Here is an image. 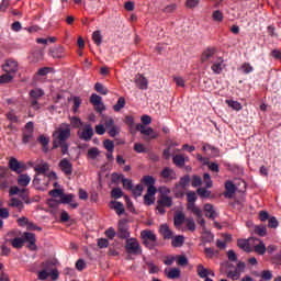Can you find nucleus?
I'll return each mask as SVG.
<instances>
[{"instance_id":"obj_1","label":"nucleus","mask_w":281,"mask_h":281,"mask_svg":"<svg viewBox=\"0 0 281 281\" xmlns=\"http://www.w3.org/2000/svg\"><path fill=\"white\" fill-rule=\"evenodd\" d=\"M71 137V127L67 123H63L53 133V149L61 148V155H69V144L67 140Z\"/></svg>"},{"instance_id":"obj_2","label":"nucleus","mask_w":281,"mask_h":281,"mask_svg":"<svg viewBox=\"0 0 281 281\" xmlns=\"http://www.w3.org/2000/svg\"><path fill=\"white\" fill-rule=\"evenodd\" d=\"M161 194L157 201L156 210H158L159 214H166V207H172V196H169L170 189L167 187L161 188Z\"/></svg>"},{"instance_id":"obj_3","label":"nucleus","mask_w":281,"mask_h":281,"mask_svg":"<svg viewBox=\"0 0 281 281\" xmlns=\"http://www.w3.org/2000/svg\"><path fill=\"white\" fill-rule=\"evenodd\" d=\"M140 238L143 240V245L149 249L153 250L155 247H157V235L155 232L150 229H145L140 232Z\"/></svg>"},{"instance_id":"obj_4","label":"nucleus","mask_w":281,"mask_h":281,"mask_svg":"<svg viewBox=\"0 0 281 281\" xmlns=\"http://www.w3.org/2000/svg\"><path fill=\"white\" fill-rule=\"evenodd\" d=\"M196 199V192L190 191L187 193V210H189V212H192V214H194L195 216H201V209H199L195 204Z\"/></svg>"},{"instance_id":"obj_5","label":"nucleus","mask_w":281,"mask_h":281,"mask_svg":"<svg viewBox=\"0 0 281 281\" xmlns=\"http://www.w3.org/2000/svg\"><path fill=\"white\" fill-rule=\"evenodd\" d=\"M125 250L126 254L134 255V256H142V246L137 238H128L125 243Z\"/></svg>"},{"instance_id":"obj_6","label":"nucleus","mask_w":281,"mask_h":281,"mask_svg":"<svg viewBox=\"0 0 281 281\" xmlns=\"http://www.w3.org/2000/svg\"><path fill=\"white\" fill-rule=\"evenodd\" d=\"M43 95H45V91L43 89L36 88L30 91L31 106L34 111L41 110V103H38V100H41Z\"/></svg>"},{"instance_id":"obj_7","label":"nucleus","mask_w":281,"mask_h":281,"mask_svg":"<svg viewBox=\"0 0 281 281\" xmlns=\"http://www.w3.org/2000/svg\"><path fill=\"white\" fill-rule=\"evenodd\" d=\"M93 135V126L90 123L85 124L83 127L77 132V136L81 142H91Z\"/></svg>"},{"instance_id":"obj_8","label":"nucleus","mask_w":281,"mask_h":281,"mask_svg":"<svg viewBox=\"0 0 281 281\" xmlns=\"http://www.w3.org/2000/svg\"><path fill=\"white\" fill-rule=\"evenodd\" d=\"M116 236L121 240H128V238H131V233L128 232V220L123 218L119 221Z\"/></svg>"},{"instance_id":"obj_9","label":"nucleus","mask_w":281,"mask_h":281,"mask_svg":"<svg viewBox=\"0 0 281 281\" xmlns=\"http://www.w3.org/2000/svg\"><path fill=\"white\" fill-rule=\"evenodd\" d=\"M9 168L12 170V172H16V175H21V172H25V170H27L25 162H20L14 157L9 159Z\"/></svg>"},{"instance_id":"obj_10","label":"nucleus","mask_w":281,"mask_h":281,"mask_svg":"<svg viewBox=\"0 0 281 281\" xmlns=\"http://www.w3.org/2000/svg\"><path fill=\"white\" fill-rule=\"evenodd\" d=\"M90 102L93 104L97 113H102V111H106V106H104V103H102V97L98 95L97 93L91 94Z\"/></svg>"},{"instance_id":"obj_11","label":"nucleus","mask_w":281,"mask_h":281,"mask_svg":"<svg viewBox=\"0 0 281 281\" xmlns=\"http://www.w3.org/2000/svg\"><path fill=\"white\" fill-rule=\"evenodd\" d=\"M135 128H136V131H139V133H142V135H146L150 139H157V137H159V134H157V132H155V130H153V127L146 128L145 125H142L138 123V124H136Z\"/></svg>"},{"instance_id":"obj_12","label":"nucleus","mask_w":281,"mask_h":281,"mask_svg":"<svg viewBox=\"0 0 281 281\" xmlns=\"http://www.w3.org/2000/svg\"><path fill=\"white\" fill-rule=\"evenodd\" d=\"M23 240L24 243H29L27 248L31 251H36V249H38L36 246V234L25 232L23 233Z\"/></svg>"},{"instance_id":"obj_13","label":"nucleus","mask_w":281,"mask_h":281,"mask_svg":"<svg viewBox=\"0 0 281 281\" xmlns=\"http://www.w3.org/2000/svg\"><path fill=\"white\" fill-rule=\"evenodd\" d=\"M190 186V175H186L180 178L179 183H176L175 192L176 194L183 195V190Z\"/></svg>"},{"instance_id":"obj_14","label":"nucleus","mask_w":281,"mask_h":281,"mask_svg":"<svg viewBox=\"0 0 281 281\" xmlns=\"http://www.w3.org/2000/svg\"><path fill=\"white\" fill-rule=\"evenodd\" d=\"M59 168L67 177H71V175H74V165L67 158H63L59 161Z\"/></svg>"},{"instance_id":"obj_15","label":"nucleus","mask_w":281,"mask_h":281,"mask_svg":"<svg viewBox=\"0 0 281 281\" xmlns=\"http://www.w3.org/2000/svg\"><path fill=\"white\" fill-rule=\"evenodd\" d=\"M74 199H76V195H74V193H69V194L63 193L60 203H64V205H69L72 210H76L79 207L80 204L74 201Z\"/></svg>"},{"instance_id":"obj_16","label":"nucleus","mask_w":281,"mask_h":281,"mask_svg":"<svg viewBox=\"0 0 281 281\" xmlns=\"http://www.w3.org/2000/svg\"><path fill=\"white\" fill-rule=\"evenodd\" d=\"M2 69L5 74H16L19 71V64L12 59H8L2 66Z\"/></svg>"},{"instance_id":"obj_17","label":"nucleus","mask_w":281,"mask_h":281,"mask_svg":"<svg viewBox=\"0 0 281 281\" xmlns=\"http://www.w3.org/2000/svg\"><path fill=\"white\" fill-rule=\"evenodd\" d=\"M159 234L162 236L164 240H171V238L175 236V233L172 232V229H170V226H168V224L160 225Z\"/></svg>"},{"instance_id":"obj_18","label":"nucleus","mask_w":281,"mask_h":281,"mask_svg":"<svg viewBox=\"0 0 281 281\" xmlns=\"http://www.w3.org/2000/svg\"><path fill=\"white\" fill-rule=\"evenodd\" d=\"M134 82L136 87L142 89L143 91H146V89H148V79H146V77H144V75L142 74H137L135 76Z\"/></svg>"},{"instance_id":"obj_19","label":"nucleus","mask_w":281,"mask_h":281,"mask_svg":"<svg viewBox=\"0 0 281 281\" xmlns=\"http://www.w3.org/2000/svg\"><path fill=\"white\" fill-rule=\"evenodd\" d=\"M225 190H226L224 192L225 199H233L234 194H236V184H234V182L228 180L225 182Z\"/></svg>"},{"instance_id":"obj_20","label":"nucleus","mask_w":281,"mask_h":281,"mask_svg":"<svg viewBox=\"0 0 281 281\" xmlns=\"http://www.w3.org/2000/svg\"><path fill=\"white\" fill-rule=\"evenodd\" d=\"M165 276L168 280H179L181 278V269L179 268H169L165 270Z\"/></svg>"},{"instance_id":"obj_21","label":"nucleus","mask_w":281,"mask_h":281,"mask_svg":"<svg viewBox=\"0 0 281 281\" xmlns=\"http://www.w3.org/2000/svg\"><path fill=\"white\" fill-rule=\"evenodd\" d=\"M249 240H257V243H259V245L254 246V251L256 254L259 256H265V254H267V246L265 245V241L255 237H250Z\"/></svg>"},{"instance_id":"obj_22","label":"nucleus","mask_w":281,"mask_h":281,"mask_svg":"<svg viewBox=\"0 0 281 281\" xmlns=\"http://www.w3.org/2000/svg\"><path fill=\"white\" fill-rule=\"evenodd\" d=\"M32 178L27 173H20L18 176V186L21 188H27Z\"/></svg>"},{"instance_id":"obj_23","label":"nucleus","mask_w":281,"mask_h":281,"mask_svg":"<svg viewBox=\"0 0 281 281\" xmlns=\"http://www.w3.org/2000/svg\"><path fill=\"white\" fill-rule=\"evenodd\" d=\"M110 207L116 212L117 216H122L126 212L122 202L112 201Z\"/></svg>"},{"instance_id":"obj_24","label":"nucleus","mask_w":281,"mask_h":281,"mask_svg":"<svg viewBox=\"0 0 281 281\" xmlns=\"http://www.w3.org/2000/svg\"><path fill=\"white\" fill-rule=\"evenodd\" d=\"M186 243V237L183 235L172 236L171 238V246L175 247V249L179 247H183V244Z\"/></svg>"},{"instance_id":"obj_25","label":"nucleus","mask_w":281,"mask_h":281,"mask_svg":"<svg viewBox=\"0 0 281 281\" xmlns=\"http://www.w3.org/2000/svg\"><path fill=\"white\" fill-rule=\"evenodd\" d=\"M161 177H162V179H169V181H172V180L177 179V173L170 167H166L161 171Z\"/></svg>"},{"instance_id":"obj_26","label":"nucleus","mask_w":281,"mask_h":281,"mask_svg":"<svg viewBox=\"0 0 281 281\" xmlns=\"http://www.w3.org/2000/svg\"><path fill=\"white\" fill-rule=\"evenodd\" d=\"M204 212H205V216L207 218H211V221H214V218H216V211L214 210V205L205 204Z\"/></svg>"},{"instance_id":"obj_27","label":"nucleus","mask_w":281,"mask_h":281,"mask_svg":"<svg viewBox=\"0 0 281 281\" xmlns=\"http://www.w3.org/2000/svg\"><path fill=\"white\" fill-rule=\"evenodd\" d=\"M19 196L22 199V201H24V203H26V205H30V203L34 202V200L30 199V189H21Z\"/></svg>"},{"instance_id":"obj_28","label":"nucleus","mask_w":281,"mask_h":281,"mask_svg":"<svg viewBox=\"0 0 281 281\" xmlns=\"http://www.w3.org/2000/svg\"><path fill=\"white\" fill-rule=\"evenodd\" d=\"M223 63H225V60H223V57H220L217 59V61H215L212 66L211 69L213 72L215 74H222L223 72Z\"/></svg>"},{"instance_id":"obj_29","label":"nucleus","mask_w":281,"mask_h":281,"mask_svg":"<svg viewBox=\"0 0 281 281\" xmlns=\"http://www.w3.org/2000/svg\"><path fill=\"white\" fill-rule=\"evenodd\" d=\"M172 159L175 166L178 168H183V166H186V161H188V158L183 157V155H175Z\"/></svg>"},{"instance_id":"obj_30","label":"nucleus","mask_w":281,"mask_h":281,"mask_svg":"<svg viewBox=\"0 0 281 281\" xmlns=\"http://www.w3.org/2000/svg\"><path fill=\"white\" fill-rule=\"evenodd\" d=\"M37 142H40V144H42L44 153H49V137H47L45 135H41L37 138Z\"/></svg>"},{"instance_id":"obj_31","label":"nucleus","mask_w":281,"mask_h":281,"mask_svg":"<svg viewBox=\"0 0 281 281\" xmlns=\"http://www.w3.org/2000/svg\"><path fill=\"white\" fill-rule=\"evenodd\" d=\"M214 54H216L215 48H209V49L204 50L201 56L202 63H207V60H210V58H212L214 56Z\"/></svg>"},{"instance_id":"obj_32","label":"nucleus","mask_w":281,"mask_h":281,"mask_svg":"<svg viewBox=\"0 0 281 281\" xmlns=\"http://www.w3.org/2000/svg\"><path fill=\"white\" fill-rule=\"evenodd\" d=\"M196 273L199 278H205V280H207V276H210V269L203 267V265H198Z\"/></svg>"},{"instance_id":"obj_33","label":"nucleus","mask_w":281,"mask_h":281,"mask_svg":"<svg viewBox=\"0 0 281 281\" xmlns=\"http://www.w3.org/2000/svg\"><path fill=\"white\" fill-rule=\"evenodd\" d=\"M249 240L250 239H238L237 240V246L239 247V249L247 251V254H249L251 251V247L249 246Z\"/></svg>"},{"instance_id":"obj_34","label":"nucleus","mask_w":281,"mask_h":281,"mask_svg":"<svg viewBox=\"0 0 281 281\" xmlns=\"http://www.w3.org/2000/svg\"><path fill=\"white\" fill-rule=\"evenodd\" d=\"M196 194L200 199H210L212 196V191L207 190V188H199L196 189Z\"/></svg>"},{"instance_id":"obj_35","label":"nucleus","mask_w":281,"mask_h":281,"mask_svg":"<svg viewBox=\"0 0 281 281\" xmlns=\"http://www.w3.org/2000/svg\"><path fill=\"white\" fill-rule=\"evenodd\" d=\"M9 207H16L21 212L24 207L23 202L16 198H12L9 201Z\"/></svg>"},{"instance_id":"obj_36","label":"nucleus","mask_w":281,"mask_h":281,"mask_svg":"<svg viewBox=\"0 0 281 281\" xmlns=\"http://www.w3.org/2000/svg\"><path fill=\"white\" fill-rule=\"evenodd\" d=\"M183 221H186V214L180 212V213L175 215V217H173V225L176 227H181V225H183Z\"/></svg>"},{"instance_id":"obj_37","label":"nucleus","mask_w":281,"mask_h":281,"mask_svg":"<svg viewBox=\"0 0 281 281\" xmlns=\"http://www.w3.org/2000/svg\"><path fill=\"white\" fill-rule=\"evenodd\" d=\"M11 245L14 249H21L23 245H25V239H23V237H15L11 240Z\"/></svg>"},{"instance_id":"obj_38","label":"nucleus","mask_w":281,"mask_h":281,"mask_svg":"<svg viewBox=\"0 0 281 281\" xmlns=\"http://www.w3.org/2000/svg\"><path fill=\"white\" fill-rule=\"evenodd\" d=\"M87 157L88 159H92V160L98 159V157H100V149H98V147H91L88 150Z\"/></svg>"},{"instance_id":"obj_39","label":"nucleus","mask_w":281,"mask_h":281,"mask_svg":"<svg viewBox=\"0 0 281 281\" xmlns=\"http://www.w3.org/2000/svg\"><path fill=\"white\" fill-rule=\"evenodd\" d=\"M124 106H126V99H124V97L119 98L116 104L113 106V110L116 113H120V111H122V109H124Z\"/></svg>"},{"instance_id":"obj_40","label":"nucleus","mask_w":281,"mask_h":281,"mask_svg":"<svg viewBox=\"0 0 281 281\" xmlns=\"http://www.w3.org/2000/svg\"><path fill=\"white\" fill-rule=\"evenodd\" d=\"M92 41L94 44H97L98 47H100L102 45V32L94 31L92 33Z\"/></svg>"},{"instance_id":"obj_41","label":"nucleus","mask_w":281,"mask_h":281,"mask_svg":"<svg viewBox=\"0 0 281 281\" xmlns=\"http://www.w3.org/2000/svg\"><path fill=\"white\" fill-rule=\"evenodd\" d=\"M35 172H37L36 175H46L47 170H49V165H47V162L43 164V165H37L34 168Z\"/></svg>"},{"instance_id":"obj_42","label":"nucleus","mask_w":281,"mask_h":281,"mask_svg":"<svg viewBox=\"0 0 281 281\" xmlns=\"http://www.w3.org/2000/svg\"><path fill=\"white\" fill-rule=\"evenodd\" d=\"M42 267L44 271L50 273L52 271H54V267H56V262L52 260H47L42 263Z\"/></svg>"},{"instance_id":"obj_43","label":"nucleus","mask_w":281,"mask_h":281,"mask_svg":"<svg viewBox=\"0 0 281 281\" xmlns=\"http://www.w3.org/2000/svg\"><path fill=\"white\" fill-rule=\"evenodd\" d=\"M191 186L192 188H201L203 186V178L198 175L192 176Z\"/></svg>"},{"instance_id":"obj_44","label":"nucleus","mask_w":281,"mask_h":281,"mask_svg":"<svg viewBox=\"0 0 281 281\" xmlns=\"http://www.w3.org/2000/svg\"><path fill=\"white\" fill-rule=\"evenodd\" d=\"M255 234H257V236H260L261 238L267 236V226L256 225L255 226Z\"/></svg>"},{"instance_id":"obj_45","label":"nucleus","mask_w":281,"mask_h":281,"mask_svg":"<svg viewBox=\"0 0 281 281\" xmlns=\"http://www.w3.org/2000/svg\"><path fill=\"white\" fill-rule=\"evenodd\" d=\"M103 147L105 150H108V153H113L115 150V143L111 139H105L103 142Z\"/></svg>"},{"instance_id":"obj_46","label":"nucleus","mask_w":281,"mask_h":281,"mask_svg":"<svg viewBox=\"0 0 281 281\" xmlns=\"http://www.w3.org/2000/svg\"><path fill=\"white\" fill-rule=\"evenodd\" d=\"M94 89L98 93H100L101 95H106L109 93V89H106L104 87V85L100 83V82H97L94 85Z\"/></svg>"},{"instance_id":"obj_47","label":"nucleus","mask_w":281,"mask_h":281,"mask_svg":"<svg viewBox=\"0 0 281 281\" xmlns=\"http://www.w3.org/2000/svg\"><path fill=\"white\" fill-rule=\"evenodd\" d=\"M176 262L179 267L188 266V257L186 255H179L176 257Z\"/></svg>"},{"instance_id":"obj_48","label":"nucleus","mask_w":281,"mask_h":281,"mask_svg":"<svg viewBox=\"0 0 281 281\" xmlns=\"http://www.w3.org/2000/svg\"><path fill=\"white\" fill-rule=\"evenodd\" d=\"M226 104H228L231 109H234V111H240L243 109V105L238 101L226 100Z\"/></svg>"},{"instance_id":"obj_49","label":"nucleus","mask_w":281,"mask_h":281,"mask_svg":"<svg viewBox=\"0 0 281 281\" xmlns=\"http://www.w3.org/2000/svg\"><path fill=\"white\" fill-rule=\"evenodd\" d=\"M131 192L137 198L142 196V192H144V184H137L136 187H132Z\"/></svg>"},{"instance_id":"obj_50","label":"nucleus","mask_w":281,"mask_h":281,"mask_svg":"<svg viewBox=\"0 0 281 281\" xmlns=\"http://www.w3.org/2000/svg\"><path fill=\"white\" fill-rule=\"evenodd\" d=\"M278 225H280V222H278V218L276 216H271L268 218V227L270 229H278Z\"/></svg>"},{"instance_id":"obj_51","label":"nucleus","mask_w":281,"mask_h":281,"mask_svg":"<svg viewBox=\"0 0 281 281\" xmlns=\"http://www.w3.org/2000/svg\"><path fill=\"white\" fill-rule=\"evenodd\" d=\"M7 120H9V122H11L12 124H16L19 122V116H16V114H14V110H11L10 112H8L5 114Z\"/></svg>"},{"instance_id":"obj_52","label":"nucleus","mask_w":281,"mask_h":281,"mask_svg":"<svg viewBox=\"0 0 281 281\" xmlns=\"http://www.w3.org/2000/svg\"><path fill=\"white\" fill-rule=\"evenodd\" d=\"M240 71H243V74H251V71H254V66L249 63H244L241 66H240Z\"/></svg>"},{"instance_id":"obj_53","label":"nucleus","mask_w":281,"mask_h":281,"mask_svg":"<svg viewBox=\"0 0 281 281\" xmlns=\"http://www.w3.org/2000/svg\"><path fill=\"white\" fill-rule=\"evenodd\" d=\"M11 72H7L5 75L0 76V83L8 85L11 80H14V76L10 75Z\"/></svg>"},{"instance_id":"obj_54","label":"nucleus","mask_w":281,"mask_h":281,"mask_svg":"<svg viewBox=\"0 0 281 281\" xmlns=\"http://www.w3.org/2000/svg\"><path fill=\"white\" fill-rule=\"evenodd\" d=\"M70 124L72 128H80V126H82V121L78 116H72L70 119Z\"/></svg>"},{"instance_id":"obj_55","label":"nucleus","mask_w":281,"mask_h":281,"mask_svg":"<svg viewBox=\"0 0 281 281\" xmlns=\"http://www.w3.org/2000/svg\"><path fill=\"white\" fill-rule=\"evenodd\" d=\"M203 181H204L205 188H212L214 186V182L212 181V176H210V173L203 175Z\"/></svg>"},{"instance_id":"obj_56","label":"nucleus","mask_w":281,"mask_h":281,"mask_svg":"<svg viewBox=\"0 0 281 281\" xmlns=\"http://www.w3.org/2000/svg\"><path fill=\"white\" fill-rule=\"evenodd\" d=\"M122 184L124 190H130V191L133 190V180L128 178H123Z\"/></svg>"},{"instance_id":"obj_57","label":"nucleus","mask_w":281,"mask_h":281,"mask_svg":"<svg viewBox=\"0 0 281 281\" xmlns=\"http://www.w3.org/2000/svg\"><path fill=\"white\" fill-rule=\"evenodd\" d=\"M187 227L189 232H195L196 231V224L194 223V220L189 217L186 220Z\"/></svg>"},{"instance_id":"obj_58","label":"nucleus","mask_w":281,"mask_h":281,"mask_svg":"<svg viewBox=\"0 0 281 281\" xmlns=\"http://www.w3.org/2000/svg\"><path fill=\"white\" fill-rule=\"evenodd\" d=\"M74 106H72V111L74 113H78V109H80V104H82V100L80 99V97H74Z\"/></svg>"},{"instance_id":"obj_59","label":"nucleus","mask_w":281,"mask_h":281,"mask_svg":"<svg viewBox=\"0 0 281 281\" xmlns=\"http://www.w3.org/2000/svg\"><path fill=\"white\" fill-rule=\"evenodd\" d=\"M273 279V273L271 272V270H263L261 273V280L265 281H270Z\"/></svg>"},{"instance_id":"obj_60","label":"nucleus","mask_w":281,"mask_h":281,"mask_svg":"<svg viewBox=\"0 0 281 281\" xmlns=\"http://www.w3.org/2000/svg\"><path fill=\"white\" fill-rule=\"evenodd\" d=\"M52 71H54V68L43 67L37 70V76H47V74H52Z\"/></svg>"},{"instance_id":"obj_61","label":"nucleus","mask_w":281,"mask_h":281,"mask_svg":"<svg viewBox=\"0 0 281 281\" xmlns=\"http://www.w3.org/2000/svg\"><path fill=\"white\" fill-rule=\"evenodd\" d=\"M123 192L121 188H114L111 192L112 199H122Z\"/></svg>"},{"instance_id":"obj_62","label":"nucleus","mask_w":281,"mask_h":281,"mask_svg":"<svg viewBox=\"0 0 281 281\" xmlns=\"http://www.w3.org/2000/svg\"><path fill=\"white\" fill-rule=\"evenodd\" d=\"M97 245H98L99 249H106V247H109V239L99 238Z\"/></svg>"},{"instance_id":"obj_63","label":"nucleus","mask_w":281,"mask_h":281,"mask_svg":"<svg viewBox=\"0 0 281 281\" xmlns=\"http://www.w3.org/2000/svg\"><path fill=\"white\" fill-rule=\"evenodd\" d=\"M143 183H145V186H155V178L153 176H145L143 178Z\"/></svg>"},{"instance_id":"obj_64","label":"nucleus","mask_w":281,"mask_h":281,"mask_svg":"<svg viewBox=\"0 0 281 281\" xmlns=\"http://www.w3.org/2000/svg\"><path fill=\"white\" fill-rule=\"evenodd\" d=\"M213 19L221 23V21H223V12H221L220 10L214 11Z\"/></svg>"}]
</instances>
